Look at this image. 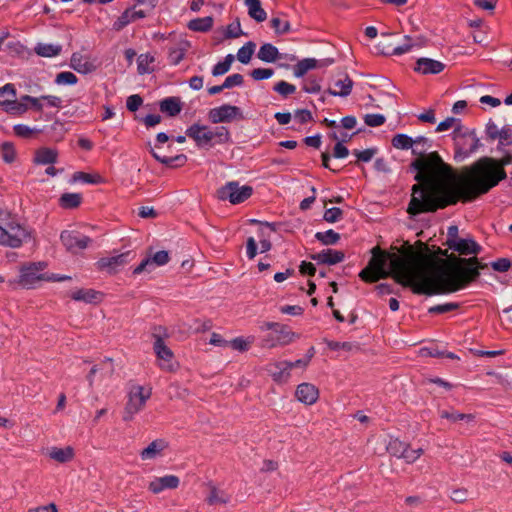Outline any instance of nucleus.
I'll use <instances>...</instances> for the list:
<instances>
[{
	"instance_id": "5701e85b",
	"label": "nucleus",
	"mask_w": 512,
	"mask_h": 512,
	"mask_svg": "<svg viewBox=\"0 0 512 512\" xmlns=\"http://www.w3.org/2000/svg\"><path fill=\"white\" fill-rule=\"evenodd\" d=\"M47 455L49 456L50 459L58 463L64 464L72 461L75 456V453L74 449L71 446H66L63 448L54 446L48 449Z\"/></svg>"
},
{
	"instance_id": "7c9ffc66",
	"label": "nucleus",
	"mask_w": 512,
	"mask_h": 512,
	"mask_svg": "<svg viewBox=\"0 0 512 512\" xmlns=\"http://www.w3.org/2000/svg\"><path fill=\"white\" fill-rule=\"evenodd\" d=\"M212 26L213 18L210 16L192 19L187 24L188 29L195 32H207Z\"/></svg>"
},
{
	"instance_id": "4d7b16f0",
	"label": "nucleus",
	"mask_w": 512,
	"mask_h": 512,
	"mask_svg": "<svg viewBox=\"0 0 512 512\" xmlns=\"http://www.w3.org/2000/svg\"><path fill=\"white\" fill-rule=\"evenodd\" d=\"M342 210L338 207L329 208L324 213V220L329 223H335L342 219Z\"/></svg>"
},
{
	"instance_id": "13d9d810",
	"label": "nucleus",
	"mask_w": 512,
	"mask_h": 512,
	"mask_svg": "<svg viewBox=\"0 0 512 512\" xmlns=\"http://www.w3.org/2000/svg\"><path fill=\"white\" fill-rule=\"evenodd\" d=\"M456 126H462L460 119H457V118H454V117H448L444 121H441L438 124V126L436 128V131L437 132H443V131H446V130H448L450 128H453V130H454Z\"/></svg>"
},
{
	"instance_id": "c85d7f7f",
	"label": "nucleus",
	"mask_w": 512,
	"mask_h": 512,
	"mask_svg": "<svg viewBox=\"0 0 512 512\" xmlns=\"http://www.w3.org/2000/svg\"><path fill=\"white\" fill-rule=\"evenodd\" d=\"M245 5L248 8V14L257 22H263L267 18V13L261 6L260 0H245Z\"/></svg>"
},
{
	"instance_id": "338daca9",
	"label": "nucleus",
	"mask_w": 512,
	"mask_h": 512,
	"mask_svg": "<svg viewBox=\"0 0 512 512\" xmlns=\"http://www.w3.org/2000/svg\"><path fill=\"white\" fill-rule=\"evenodd\" d=\"M273 73L274 71L270 68H256L252 70L250 75L254 80L259 81L270 78L273 75Z\"/></svg>"
},
{
	"instance_id": "de8ad7c7",
	"label": "nucleus",
	"mask_w": 512,
	"mask_h": 512,
	"mask_svg": "<svg viewBox=\"0 0 512 512\" xmlns=\"http://www.w3.org/2000/svg\"><path fill=\"white\" fill-rule=\"evenodd\" d=\"M271 27L274 29L275 33L278 35H283L289 33L291 30L290 23L287 20H283L279 17H273L271 19Z\"/></svg>"
},
{
	"instance_id": "473e14b6",
	"label": "nucleus",
	"mask_w": 512,
	"mask_h": 512,
	"mask_svg": "<svg viewBox=\"0 0 512 512\" xmlns=\"http://www.w3.org/2000/svg\"><path fill=\"white\" fill-rule=\"evenodd\" d=\"M423 46V43L420 38L413 39L410 36L404 37V43L395 47L392 51L393 55H402L410 52L414 47L420 48Z\"/></svg>"
},
{
	"instance_id": "ddd939ff",
	"label": "nucleus",
	"mask_w": 512,
	"mask_h": 512,
	"mask_svg": "<svg viewBox=\"0 0 512 512\" xmlns=\"http://www.w3.org/2000/svg\"><path fill=\"white\" fill-rule=\"evenodd\" d=\"M155 339L153 344L154 352L157 358L161 361L160 367L166 371H173L174 364L172 362L174 354L172 350L165 344L164 340L160 335L153 334Z\"/></svg>"
},
{
	"instance_id": "393cba45",
	"label": "nucleus",
	"mask_w": 512,
	"mask_h": 512,
	"mask_svg": "<svg viewBox=\"0 0 512 512\" xmlns=\"http://www.w3.org/2000/svg\"><path fill=\"white\" fill-rule=\"evenodd\" d=\"M71 67L81 74H88L96 70V66L93 62L78 53L72 55Z\"/></svg>"
},
{
	"instance_id": "58836bf2",
	"label": "nucleus",
	"mask_w": 512,
	"mask_h": 512,
	"mask_svg": "<svg viewBox=\"0 0 512 512\" xmlns=\"http://www.w3.org/2000/svg\"><path fill=\"white\" fill-rule=\"evenodd\" d=\"M4 106L7 112L14 115H21L28 110V106L25 101H22V98L20 101L9 99L7 102H5Z\"/></svg>"
},
{
	"instance_id": "20e7f679",
	"label": "nucleus",
	"mask_w": 512,
	"mask_h": 512,
	"mask_svg": "<svg viewBox=\"0 0 512 512\" xmlns=\"http://www.w3.org/2000/svg\"><path fill=\"white\" fill-rule=\"evenodd\" d=\"M452 137L455 146L454 159L457 162L465 160L481 145L475 130L464 126H456L452 132Z\"/></svg>"
},
{
	"instance_id": "f03ea898",
	"label": "nucleus",
	"mask_w": 512,
	"mask_h": 512,
	"mask_svg": "<svg viewBox=\"0 0 512 512\" xmlns=\"http://www.w3.org/2000/svg\"><path fill=\"white\" fill-rule=\"evenodd\" d=\"M503 157L495 160L483 157L471 167L470 175L459 176L452 167L446 164L439 155L431 154L427 158L416 161L413 166L421 173L418 179L426 175V189H417L411 204L415 212H435L458 201L470 202L487 193L506 179L504 167L512 164V154L504 150Z\"/></svg>"
},
{
	"instance_id": "864d4df0",
	"label": "nucleus",
	"mask_w": 512,
	"mask_h": 512,
	"mask_svg": "<svg viewBox=\"0 0 512 512\" xmlns=\"http://www.w3.org/2000/svg\"><path fill=\"white\" fill-rule=\"evenodd\" d=\"M186 50L184 48H171L168 54V60L171 65H178L185 57Z\"/></svg>"
},
{
	"instance_id": "0e129e2a",
	"label": "nucleus",
	"mask_w": 512,
	"mask_h": 512,
	"mask_svg": "<svg viewBox=\"0 0 512 512\" xmlns=\"http://www.w3.org/2000/svg\"><path fill=\"white\" fill-rule=\"evenodd\" d=\"M252 342H253V339L247 340V339H244L243 337H237L230 342V345L233 349L240 351V352H244L249 349Z\"/></svg>"
},
{
	"instance_id": "412c9836",
	"label": "nucleus",
	"mask_w": 512,
	"mask_h": 512,
	"mask_svg": "<svg viewBox=\"0 0 512 512\" xmlns=\"http://www.w3.org/2000/svg\"><path fill=\"white\" fill-rule=\"evenodd\" d=\"M449 248L458 252L460 255H477L482 249L472 238H460L456 242H452Z\"/></svg>"
},
{
	"instance_id": "b1692460",
	"label": "nucleus",
	"mask_w": 512,
	"mask_h": 512,
	"mask_svg": "<svg viewBox=\"0 0 512 512\" xmlns=\"http://www.w3.org/2000/svg\"><path fill=\"white\" fill-rule=\"evenodd\" d=\"M103 294L94 289H78L71 294V298L75 301H82L85 303H99L102 300Z\"/></svg>"
},
{
	"instance_id": "4c0bfd02",
	"label": "nucleus",
	"mask_w": 512,
	"mask_h": 512,
	"mask_svg": "<svg viewBox=\"0 0 512 512\" xmlns=\"http://www.w3.org/2000/svg\"><path fill=\"white\" fill-rule=\"evenodd\" d=\"M315 238L323 245H334L340 240V234L329 229L325 232H317Z\"/></svg>"
},
{
	"instance_id": "a878e982",
	"label": "nucleus",
	"mask_w": 512,
	"mask_h": 512,
	"mask_svg": "<svg viewBox=\"0 0 512 512\" xmlns=\"http://www.w3.org/2000/svg\"><path fill=\"white\" fill-rule=\"evenodd\" d=\"M166 447L167 443L165 440L156 439L140 452V457L142 460L155 459Z\"/></svg>"
},
{
	"instance_id": "603ef678",
	"label": "nucleus",
	"mask_w": 512,
	"mask_h": 512,
	"mask_svg": "<svg viewBox=\"0 0 512 512\" xmlns=\"http://www.w3.org/2000/svg\"><path fill=\"white\" fill-rule=\"evenodd\" d=\"M274 90L281 96L287 97L296 91V86L282 80L275 84Z\"/></svg>"
},
{
	"instance_id": "37998d69",
	"label": "nucleus",
	"mask_w": 512,
	"mask_h": 512,
	"mask_svg": "<svg viewBox=\"0 0 512 512\" xmlns=\"http://www.w3.org/2000/svg\"><path fill=\"white\" fill-rule=\"evenodd\" d=\"M72 180L74 182H84L88 184H100L102 183V177L98 174H89L85 172H76L73 174Z\"/></svg>"
},
{
	"instance_id": "052dcab7",
	"label": "nucleus",
	"mask_w": 512,
	"mask_h": 512,
	"mask_svg": "<svg viewBox=\"0 0 512 512\" xmlns=\"http://www.w3.org/2000/svg\"><path fill=\"white\" fill-rule=\"evenodd\" d=\"M241 35H243V31L241 29V25H240L239 21L231 23L227 26L226 31H225V38L234 39V38H238Z\"/></svg>"
},
{
	"instance_id": "f704fd0d",
	"label": "nucleus",
	"mask_w": 512,
	"mask_h": 512,
	"mask_svg": "<svg viewBox=\"0 0 512 512\" xmlns=\"http://www.w3.org/2000/svg\"><path fill=\"white\" fill-rule=\"evenodd\" d=\"M34 50L41 57H55L60 54L62 47L60 45L38 43Z\"/></svg>"
},
{
	"instance_id": "a18cd8bd",
	"label": "nucleus",
	"mask_w": 512,
	"mask_h": 512,
	"mask_svg": "<svg viewBox=\"0 0 512 512\" xmlns=\"http://www.w3.org/2000/svg\"><path fill=\"white\" fill-rule=\"evenodd\" d=\"M207 502L210 505L226 504L229 502V497L223 491L213 487L207 498Z\"/></svg>"
},
{
	"instance_id": "aec40b11",
	"label": "nucleus",
	"mask_w": 512,
	"mask_h": 512,
	"mask_svg": "<svg viewBox=\"0 0 512 512\" xmlns=\"http://www.w3.org/2000/svg\"><path fill=\"white\" fill-rule=\"evenodd\" d=\"M444 68H445L444 63L434 60V59H431V58L423 57V58H419L416 61L414 70L423 75H428V74H439L444 70Z\"/></svg>"
},
{
	"instance_id": "c03bdc74",
	"label": "nucleus",
	"mask_w": 512,
	"mask_h": 512,
	"mask_svg": "<svg viewBox=\"0 0 512 512\" xmlns=\"http://www.w3.org/2000/svg\"><path fill=\"white\" fill-rule=\"evenodd\" d=\"M1 157L5 163L11 164L16 159V150L12 142L1 144Z\"/></svg>"
},
{
	"instance_id": "bf43d9fd",
	"label": "nucleus",
	"mask_w": 512,
	"mask_h": 512,
	"mask_svg": "<svg viewBox=\"0 0 512 512\" xmlns=\"http://www.w3.org/2000/svg\"><path fill=\"white\" fill-rule=\"evenodd\" d=\"M98 369L102 377H111L114 373V364L111 358H105L99 365Z\"/></svg>"
},
{
	"instance_id": "e433bc0d",
	"label": "nucleus",
	"mask_w": 512,
	"mask_h": 512,
	"mask_svg": "<svg viewBox=\"0 0 512 512\" xmlns=\"http://www.w3.org/2000/svg\"><path fill=\"white\" fill-rule=\"evenodd\" d=\"M256 44L252 41L247 42L244 46H242L237 53V59L242 64H248L251 60V57L255 51Z\"/></svg>"
},
{
	"instance_id": "cd10ccee",
	"label": "nucleus",
	"mask_w": 512,
	"mask_h": 512,
	"mask_svg": "<svg viewBox=\"0 0 512 512\" xmlns=\"http://www.w3.org/2000/svg\"><path fill=\"white\" fill-rule=\"evenodd\" d=\"M150 152L155 160L165 164L168 167H180L183 166L187 161V156L184 154H179L174 157L160 156L159 153H156L153 148L150 149Z\"/></svg>"
},
{
	"instance_id": "0eeeda50",
	"label": "nucleus",
	"mask_w": 512,
	"mask_h": 512,
	"mask_svg": "<svg viewBox=\"0 0 512 512\" xmlns=\"http://www.w3.org/2000/svg\"><path fill=\"white\" fill-rule=\"evenodd\" d=\"M253 194L250 185H240L237 181L227 182L217 190V197L221 201H229L231 204H240Z\"/></svg>"
},
{
	"instance_id": "a19ab883",
	"label": "nucleus",
	"mask_w": 512,
	"mask_h": 512,
	"mask_svg": "<svg viewBox=\"0 0 512 512\" xmlns=\"http://www.w3.org/2000/svg\"><path fill=\"white\" fill-rule=\"evenodd\" d=\"M497 139L499 140L497 150L504 152L505 146L512 145V129L509 126H504Z\"/></svg>"
},
{
	"instance_id": "49530a36",
	"label": "nucleus",
	"mask_w": 512,
	"mask_h": 512,
	"mask_svg": "<svg viewBox=\"0 0 512 512\" xmlns=\"http://www.w3.org/2000/svg\"><path fill=\"white\" fill-rule=\"evenodd\" d=\"M154 57L149 54H141L137 59V69L139 74H146L152 71L150 67L153 63Z\"/></svg>"
},
{
	"instance_id": "9d476101",
	"label": "nucleus",
	"mask_w": 512,
	"mask_h": 512,
	"mask_svg": "<svg viewBox=\"0 0 512 512\" xmlns=\"http://www.w3.org/2000/svg\"><path fill=\"white\" fill-rule=\"evenodd\" d=\"M135 257L132 251H127L115 256L102 257L96 262V267L100 271L109 274H116L122 267L131 262Z\"/></svg>"
},
{
	"instance_id": "09e8293b",
	"label": "nucleus",
	"mask_w": 512,
	"mask_h": 512,
	"mask_svg": "<svg viewBox=\"0 0 512 512\" xmlns=\"http://www.w3.org/2000/svg\"><path fill=\"white\" fill-rule=\"evenodd\" d=\"M78 81L77 76L70 71H63L56 75L55 83L57 85H75Z\"/></svg>"
},
{
	"instance_id": "c9c22d12",
	"label": "nucleus",
	"mask_w": 512,
	"mask_h": 512,
	"mask_svg": "<svg viewBox=\"0 0 512 512\" xmlns=\"http://www.w3.org/2000/svg\"><path fill=\"white\" fill-rule=\"evenodd\" d=\"M441 418L448 419L451 422L465 421L467 423L474 422L475 416L473 414L459 413L457 411L442 410L439 413Z\"/></svg>"
},
{
	"instance_id": "4be33fe9",
	"label": "nucleus",
	"mask_w": 512,
	"mask_h": 512,
	"mask_svg": "<svg viewBox=\"0 0 512 512\" xmlns=\"http://www.w3.org/2000/svg\"><path fill=\"white\" fill-rule=\"evenodd\" d=\"M267 371L275 382H286L290 377L291 365L288 361H278L269 364Z\"/></svg>"
},
{
	"instance_id": "dca6fc26",
	"label": "nucleus",
	"mask_w": 512,
	"mask_h": 512,
	"mask_svg": "<svg viewBox=\"0 0 512 512\" xmlns=\"http://www.w3.org/2000/svg\"><path fill=\"white\" fill-rule=\"evenodd\" d=\"M333 63L332 59L317 60L314 58H305L300 60L294 66V75L298 78L303 77L309 70L321 67H327Z\"/></svg>"
},
{
	"instance_id": "7ed1b4c3",
	"label": "nucleus",
	"mask_w": 512,
	"mask_h": 512,
	"mask_svg": "<svg viewBox=\"0 0 512 512\" xmlns=\"http://www.w3.org/2000/svg\"><path fill=\"white\" fill-rule=\"evenodd\" d=\"M423 142L424 144H427L428 143V139L423 137V136H419L417 137L416 139H412L410 136L406 135V134H396L393 138H392V145L393 147H395L396 149H401V150H407V149H412V153L414 155H417L418 157L412 161V163L410 164V167L412 170L416 171V175H415V180L418 182L417 184L413 185L412 187V194H411V199H410V202L408 204V208H407V212L412 215V216H416L418 214H421L422 212H415L414 213V210L411 209V204H412V200L414 199V197H418V195H416V190L417 189H426L427 188V185H428V177L423 176L421 179H418V176L419 174L421 173V170L415 168L413 166V164L420 160V159H423V158H427L429 157L431 154H437V152H431L429 153L428 155H425L423 156V150H419L418 149V144Z\"/></svg>"
},
{
	"instance_id": "6e6552de",
	"label": "nucleus",
	"mask_w": 512,
	"mask_h": 512,
	"mask_svg": "<svg viewBox=\"0 0 512 512\" xmlns=\"http://www.w3.org/2000/svg\"><path fill=\"white\" fill-rule=\"evenodd\" d=\"M47 267L45 262H31L23 265L19 270L18 284L26 289L35 288L44 281L43 270Z\"/></svg>"
},
{
	"instance_id": "bb28decb",
	"label": "nucleus",
	"mask_w": 512,
	"mask_h": 512,
	"mask_svg": "<svg viewBox=\"0 0 512 512\" xmlns=\"http://www.w3.org/2000/svg\"><path fill=\"white\" fill-rule=\"evenodd\" d=\"M58 152L55 149L43 147L36 151L34 162L39 165H49L57 162Z\"/></svg>"
},
{
	"instance_id": "ea45409f",
	"label": "nucleus",
	"mask_w": 512,
	"mask_h": 512,
	"mask_svg": "<svg viewBox=\"0 0 512 512\" xmlns=\"http://www.w3.org/2000/svg\"><path fill=\"white\" fill-rule=\"evenodd\" d=\"M407 444L405 442L400 441L399 439H391L387 444V451L390 455L401 458L405 453V448Z\"/></svg>"
},
{
	"instance_id": "2eb2a0df",
	"label": "nucleus",
	"mask_w": 512,
	"mask_h": 512,
	"mask_svg": "<svg viewBox=\"0 0 512 512\" xmlns=\"http://www.w3.org/2000/svg\"><path fill=\"white\" fill-rule=\"evenodd\" d=\"M353 81L345 74H339L336 79L333 80V87L328 89V93L332 96L347 97L350 95L353 88Z\"/></svg>"
},
{
	"instance_id": "9b49d317",
	"label": "nucleus",
	"mask_w": 512,
	"mask_h": 512,
	"mask_svg": "<svg viewBox=\"0 0 512 512\" xmlns=\"http://www.w3.org/2000/svg\"><path fill=\"white\" fill-rule=\"evenodd\" d=\"M208 118L213 124L228 123L235 119L242 120L243 114L239 107L223 104L219 107L212 108L208 113Z\"/></svg>"
},
{
	"instance_id": "4468645a",
	"label": "nucleus",
	"mask_w": 512,
	"mask_h": 512,
	"mask_svg": "<svg viewBox=\"0 0 512 512\" xmlns=\"http://www.w3.org/2000/svg\"><path fill=\"white\" fill-rule=\"evenodd\" d=\"M186 135L193 139L200 148H210L214 145L212 142V133L205 125L193 124L186 129Z\"/></svg>"
},
{
	"instance_id": "f257e3e1",
	"label": "nucleus",
	"mask_w": 512,
	"mask_h": 512,
	"mask_svg": "<svg viewBox=\"0 0 512 512\" xmlns=\"http://www.w3.org/2000/svg\"><path fill=\"white\" fill-rule=\"evenodd\" d=\"M372 254L368 266L359 273L363 281L374 283L392 276L399 284L410 287L413 293L428 296L459 291L475 281L480 270L486 267L477 257L457 256L449 257L451 264L444 267L408 246L400 254L388 255V271L386 255L380 248L374 247Z\"/></svg>"
},
{
	"instance_id": "f3484780",
	"label": "nucleus",
	"mask_w": 512,
	"mask_h": 512,
	"mask_svg": "<svg viewBox=\"0 0 512 512\" xmlns=\"http://www.w3.org/2000/svg\"><path fill=\"white\" fill-rule=\"evenodd\" d=\"M296 398L306 405L314 404L319 398L318 388L311 383L299 384L296 392Z\"/></svg>"
},
{
	"instance_id": "774afa93",
	"label": "nucleus",
	"mask_w": 512,
	"mask_h": 512,
	"mask_svg": "<svg viewBox=\"0 0 512 512\" xmlns=\"http://www.w3.org/2000/svg\"><path fill=\"white\" fill-rule=\"evenodd\" d=\"M143 99L140 95L134 94L127 98L126 100V107L129 111L135 112L139 109V107L142 105Z\"/></svg>"
},
{
	"instance_id": "72a5a7b5",
	"label": "nucleus",
	"mask_w": 512,
	"mask_h": 512,
	"mask_svg": "<svg viewBox=\"0 0 512 512\" xmlns=\"http://www.w3.org/2000/svg\"><path fill=\"white\" fill-rule=\"evenodd\" d=\"M160 110L169 116H176L181 111V104L178 98L169 97L160 102Z\"/></svg>"
},
{
	"instance_id": "3c124183",
	"label": "nucleus",
	"mask_w": 512,
	"mask_h": 512,
	"mask_svg": "<svg viewBox=\"0 0 512 512\" xmlns=\"http://www.w3.org/2000/svg\"><path fill=\"white\" fill-rule=\"evenodd\" d=\"M459 308L458 303L449 302L444 304H438L435 306H432L428 309V313L430 314H444L448 313L454 310H457Z\"/></svg>"
},
{
	"instance_id": "2f4dec72",
	"label": "nucleus",
	"mask_w": 512,
	"mask_h": 512,
	"mask_svg": "<svg viewBox=\"0 0 512 512\" xmlns=\"http://www.w3.org/2000/svg\"><path fill=\"white\" fill-rule=\"evenodd\" d=\"M82 203L80 193H64L59 198V205L64 209H74Z\"/></svg>"
},
{
	"instance_id": "e2e57ef3",
	"label": "nucleus",
	"mask_w": 512,
	"mask_h": 512,
	"mask_svg": "<svg viewBox=\"0 0 512 512\" xmlns=\"http://www.w3.org/2000/svg\"><path fill=\"white\" fill-rule=\"evenodd\" d=\"M364 122L367 126L378 127L385 123V117L382 114H366Z\"/></svg>"
},
{
	"instance_id": "6e6d98bb",
	"label": "nucleus",
	"mask_w": 512,
	"mask_h": 512,
	"mask_svg": "<svg viewBox=\"0 0 512 512\" xmlns=\"http://www.w3.org/2000/svg\"><path fill=\"white\" fill-rule=\"evenodd\" d=\"M212 133V141L217 138L218 143H225L229 140L230 134L226 127L224 126H218L215 127L213 130L211 129Z\"/></svg>"
},
{
	"instance_id": "f8f14e48",
	"label": "nucleus",
	"mask_w": 512,
	"mask_h": 512,
	"mask_svg": "<svg viewBox=\"0 0 512 512\" xmlns=\"http://www.w3.org/2000/svg\"><path fill=\"white\" fill-rule=\"evenodd\" d=\"M60 240L67 251L74 254L86 249L92 242V239L88 236L80 235L77 232L67 230L61 233Z\"/></svg>"
},
{
	"instance_id": "423d86ee",
	"label": "nucleus",
	"mask_w": 512,
	"mask_h": 512,
	"mask_svg": "<svg viewBox=\"0 0 512 512\" xmlns=\"http://www.w3.org/2000/svg\"><path fill=\"white\" fill-rule=\"evenodd\" d=\"M151 397V389H146L141 385H134L128 393V401L123 412V420L131 421L134 415L140 412L146 401Z\"/></svg>"
},
{
	"instance_id": "8fccbe9b",
	"label": "nucleus",
	"mask_w": 512,
	"mask_h": 512,
	"mask_svg": "<svg viewBox=\"0 0 512 512\" xmlns=\"http://www.w3.org/2000/svg\"><path fill=\"white\" fill-rule=\"evenodd\" d=\"M133 22V15L130 14L129 9H126L113 23L112 28L115 31H121L128 24Z\"/></svg>"
},
{
	"instance_id": "79ce46f5",
	"label": "nucleus",
	"mask_w": 512,
	"mask_h": 512,
	"mask_svg": "<svg viewBox=\"0 0 512 512\" xmlns=\"http://www.w3.org/2000/svg\"><path fill=\"white\" fill-rule=\"evenodd\" d=\"M234 61V56L232 54H228L225 59L221 62H218L212 69L213 76L224 75L230 70L231 64Z\"/></svg>"
},
{
	"instance_id": "6ab92c4d",
	"label": "nucleus",
	"mask_w": 512,
	"mask_h": 512,
	"mask_svg": "<svg viewBox=\"0 0 512 512\" xmlns=\"http://www.w3.org/2000/svg\"><path fill=\"white\" fill-rule=\"evenodd\" d=\"M180 479L175 475H165L157 477L149 483V490L154 494H158L165 489H176L179 486Z\"/></svg>"
},
{
	"instance_id": "1a4fd4ad",
	"label": "nucleus",
	"mask_w": 512,
	"mask_h": 512,
	"mask_svg": "<svg viewBox=\"0 0 512 512\" xmlns=\"http://www.w3.org/2000/svg\"><path fill=\"white\" fill-rule=\"evenodd\" d=\"M8 247L19 248L24 243L34 239L33 230L16 222H9L5 226Z\"/></svg>"
},
{
	"instance_id": "69168bd1",
	"label": "nucleus",
	"mask_w": 512,
	"mask_h": 512,
	"mask_svg": "<svg viewBox=\"0 0 512 512\" xmlns=\"http://www.w3.org/2000/svg\"><path fill=\"white\" fill-rule=\"evenodd\" d=\"M423 453V449H411L408 445L405 448V453L402 455L401 458H403L407 463H413L415 462Z\"/></svg>"
},
{
	"instance_id": "39448f33",
	"label": "nucleus",
	"mask_w": 512,
	"mask_h": 512,
	"mask_svg": "<svg viewBox=\"0 0 512 512\" xmlns=\"http://www.w3.org/2000/svg\"><path fill=\"white\" fill-rule=\"evenodd\" d=\"M261 331H270L262 340L265 348L286 346L294 341L296 334L288 326L278 322H263L260 325Z\"/></svg>"
},
{
	"instance_id": "c756f323",
	"label": "nucleus",
	"mask_w": 512,
	"mask_h": 512,
	"mask_svg": "<svg viewBox=\"0 0 512 512\" xmlns=\"http://www.w3.org/2000/svg\"><path fill=\"white\" fill-rule=\"evenodd\" d=\"M257 57L264 62L272 63L279 58V51L277 47L270 43L263 44L257 53Z\"/></svg>"
},
{
	"instance_id": "5fc2aeb1",
	"label": "nucleus",
	"mask_w": 512,
	"mask_h": 512,
	"mask_svg": "<svg viewBox=\"0 0 512 512\" xmlns=\"http://www.w3.org/2000/svg\"><path fill=\"white\" fill-rule=\"evenodd\" d=\"M16 90L13 84H6L0 87V105H5V102L9 100L7 97L15 98Z\"/></svg>"
},
{
	"instance_id": "680f3d73",
	"label": "nucleus",
	"mask_w": 512,
	"mask_h": 512,
	"mask_svg": "<svg viewBox=\"0 0 512 512\" xmlns=\"http://www.w3.org/2000/svg\"><path fill=\"white\" fill-rule=\"evenodd\" d=\"M377 151V148H368L363 151L354 150L353 154L357 157L358 161L369 162L372 160Z\"/></svg>"
},
{
	"instance_id": "a211bd4d",
	"label": "nucleus",
	"mask_w": 512,
	"mask_h": 512,
	"mask_svg": "<svg viewBox=\"0 0 512 512\" xmlns=\"http://www.w3.org/2000/svg\"><path fill=\"white\" fill-rule=\"evenodd\" d=\"M310 257L318 264L335 265L344 260L345 254L342 251L327 248Z\"/></svg>"
}]
</instances>
